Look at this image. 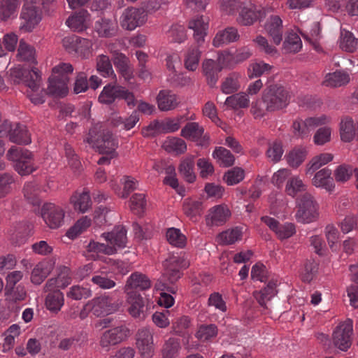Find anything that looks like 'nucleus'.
Segmentation results:
<instances>
[{
	"instance_id": "1",
	"label": "nucleus",
	"mask_w": 358,
	"mask_h": 358,
	"mask_svg": "<svg viewBox=\"0 0 358 358\" xmlns=\"http://www.w3.org/2000/svg\"><path fill=\"white\" fill-rule=\"evenodd\" d=\"M289 94L281 85H271L263 92L261 100L252 103L251 113L255 118H260L266 112H273L285 108L289 102Z\"/></svg>"
},
{
	"instance_id": "2",
	"label": "nucleus",
	"mask_w": 358,
	"mask_h": 358,
	"mask_svg": "<svg viewBox=\"0 0 358 358\" xmlns=\"http://www.w3.org/2000/svg\"><path fill=\"white\" fill-rule=\"evenodd\" d=\"M6 157L14 163L15 170L21 176L29 175L38 169L33 153L24 148L12 146L8 150Z\"/></svg>"
},
{
	"instance_id": "3",
	"label": "nucleus",
	"mask_w": 358,
	"mask_h": 358,
	"mask_svg": "<svg viewBox=\"0 0 358 358\" xmlns=\"http://www.w3.org/2000/svg\"><path fill=\"white\" fill-rule=\"evenodd\" d=\"M73 71V68L69 63H61L55 66L52 69V74L49 78L48 93L56 96H65L68 92L69 76Z\"/></svg>"
},
{
	"instance_id": "4",
	"label": "nucleus",
	"mask_w": 358,
	"mask_h": 358,
	"mask_svg": "<svg viewBox=\"0 0 358 358\" xmlns=\"http://www.w3.org/2000/svg\"><path fill=\"white\" fill-rule=\"evenodd\" d=\"M85 141L96 148L101 154H115L117 147V142L112 133L108 131H101L97 127L90 129Z\"/></svg>"
},
{
	"instance_id": "5",
	"label": "nucleus",
	"mask_w": 358,
	"mask_h": 358,
	"mask_svg": "<svg viewBox=\"0 0 358 358\" xmlns=\"http://www.w3.org/2000/svg\"><path fill=\"white\" fill-rule=\"evenodd\" d=\"M116 99H124L129 108L136 106V100L134 94L125 87L109 83L104 86L102 92L99 96V101L102 103L110 104Z\"/></svg>"
},
{
	"instance_id": "6",
	"label": "nucleus",
	"mask_w": 358,
	"mask_h": 358,
	"mask_svg": "<svg viewBox=\"0 0 358 358\" xmlns=\"http://www.w3.org/2000/svg\"><path fill=\"white\" fill-rule=\"evenodd\" d=\"M298 210L295 215L298 222H314L318 216L315 201L311 194L304 193L297 201Z\"/></svg>"
},
{
	"instance_id": "7",
	"label": "nucleus",
	"mask_w": 358,
	"mask_h": 358,
	"mask_svg": "<svg viewBox=\"0 0 358 358\" xmlns=\"http://www.w3.org/2000/svg\"><path fill=\"white\" fill-rule=\"evenodd\" d=\"M39 77L38 70L34 66L31 69L17 66L10 70V79L14 84H23L33 90L38 88L37 82Z\"/></svg>"
},
{
	"instance_id": "8",
	"label": "nucleus",
	"mask_w": 358,
	"mask_h": 358,
	"mask_svg": "<svg viewBox=\"0 0 358 358\" xmlns=\"http://www.w3.org/2000/svg\"><path fill=\"white\" fill-rule=\"evenodd\" d=\"M352 320L348 319L340 323L332 334L334 345L340 350L346 352L352 345Z\"/></svg>"
},
{
	"instance_id": "9",
	"label": "nucleus",
	"mask_w": 358,
	"mask_h": 358,
	"mask_svg": "<svg viewBox=\"0 0 358 358\" xmlns=\"http://www.w3.org/2000/svg\"><path fill=\"white\" fill-rule=\"evenodd\" d=\"M129 332V329L125 326H119L107 330L101 336L99 345L103 350L108 352L111 347L124 341L127 338Z\"/></svg>"
},
{
	"instance_id": "10",
	"label": "nucleus",
	"mask_w": 358,
	"mask_h": 358,
	"mask_svg": "<svg viewBox=\"0 0 358 358\" xmlns=\"http://www.w3.org/2000/svg\"><path fill=\"white\" fill-rule=\"evenodd\" d=\"M146 13L142 8L129 7L125 9L120 17V24L127 30H134L143 25L146 21Z\"/></svg>"
},
{
	"instance_id": "11",
	"label": "nucleus",
	"mask_w": 358,
	"mask_h": 358,
	"mask_svg": "<svg viewBox=\"0 0 358 358\" xmlns=\"http://www.w3.org/2000/svg\"><path fill=\"white\" fill-rule=\"evenodd\" d=\"M328 121L325 115L308 117L305 121H294L292 125L294 135L301 138L308 136L317 127L325 124Z\"/></svg>"
},
{
	"instance_id": "12",
	"label": "nucleus",
	"mask_w": 358,
	"mask_h": 358,
	"mask_svg": "<svg viewBox=\"0 0 358 358\" xmlns=\"http://www.w3.org/2000/svg\"><path fill=\"white\" fill-rule=\"evenodd\" d=\"M136 344L143 358H151L155 353L153 337L149 329H139L136 334Z\"/></svg>"
},
{
	"instance_id": "13",
	"label": "nucleus",
	"mask_w": 358,
	"mask_h": 358,
	"mask_svg": "<svg viewBox=\"0 0 358 358\" xmlns=\"http://www.w3.org/2000/svg\"><path fill=\"white\" fill-rule=\"evenodd\" d=\"M127 301L131 305L128 310L132 317L141 319L145 317L148 307L145 306L143 298L138 291H128Z\"/></svg>"
},
{
	"instance_id": "14",
	"label": "nucleus",
	"mask_w": 358,
	"mask_h": 358,
	"mask_svg": "<svg viewBox=\"0 0 358 358\" xmlns=\"http://www.w3.org/2000/svg\"><path fill=\"white\" fill-rule=\"evenodd\" d=\"M20 18V28L25 31H31L41 20L40 10L35 6H23Z\"/></svg>"
},
{
	"instance_id": "15",
	"label": "nucleus",
	"mask_w": 358,
	"mask_h": 358,
	"mask_svg": "<svg viewBox=\"0 0 358 358\" xmlns=\"http://www.w3.org/2000/svg\"><path fill=\"white\" fill-rule=\"evenodd\" d=\"M41 214L45 224H61L65 217L63 209L52 203H45Z\"/></svg>"
},
{
	"instance_id": "16",
	"label": "nucleus",
	"mask_w": 358,
	"mask_h": 358,
	"mask_svg": "<svg viewBox=\"0 0 358 358\" xmlns=\"http://www.w3.org/2000/svg\"><path fill=\"white\" fill-rule=\"evenodd\" d=\"M208 17L203 15L196 16L189 22L188 27L194 31V38L200 45L204 41L208 29Z\"/></svg>"
},
{
	"instance_id": "17",
	"label": "nucleus",
	"mask_w": 358,
	"mask_h": 358,
	"mask_svg": "<svg viewBox=\"0 0 358 358\" xmlns=\"http://www.w3.org/2000/svg\"><path fill=\"white\" fill-rule=\"evenodd\" d=\"M238 13L237 21L240 24L244 26L252 24L259 15L257 6L250 1H244Z\"/></svg>"
},
{
	"instance_id": "18",
	"label": "nucleus",
	"mask_w": 358,
	"mask_h": 358,
	"mask_svg": "<svg viewBox=\"0 0 358 358\" xmlns=\"http://www.w3.org/2000/svg\"><path fill=\"white\" fill-rule=\"evenodd\" d=\"M101 236L118 248H124L127 242V230L123 225L116 226L111 231L103 233Z\"/></svg>"
},
{
	"instance_id": "19",
	"label": "nucleus",
	"mask_w": 358,
	"mask_h": 358,
	"mask_svg": "<svg viewBox=\"0 0 358 358\" xmlns=\"http://www.w3.org/2000/svg\"><path fill=\"white\" fill-rule=\"evenodd\" d=\"M331 174V170L328 168H324L318 171L313 178V185L316 187L332 192L335 188V184Z\"/></svg>"
},
{
	"instance_id": "20",
	"label": "nucleus",
	"mask_w": 358,
	"mask_h": 358,
	"mask_svg": "<svg viewBox=\"0 0 358 358\" xmlns=\"http://www.w3.org/2000/svg\"><path fill=\"white\" fill-rule=\"evenodd\" d=\"M55 261L48 260L39 262L31 272V280L35 285L41 284L50 275L55 265Z\"/></svg>"
},
{
	"instance_id": "21",
	"label": "nucleus",
	"mask_w": 358,
	"mask_h": 358,
	"mask_svg": "<svg viewBox=\"0 0 358 358\" xmlns=\"http://www.w3.org/2000/svg\"><path fill=\"white\" fill-rule=\"evenodd\" d=\"M282 21L278 15L271 16L265 25L268 35L272 38L275 45H279L282 39Z\"/></svg>"
},
{
	"instance_id": "22",
	"label": "nucleus",
	"mask_w": 358,
	"mask_h": 358,
	"mask_svg": "<svg viewBox=\"0 0 358 358\" xmlns=\"http://www.w3.org/2000/svg\"><path fill=\"white\" fill-rule=\"evenodd\" d=\"M202 70L208 84L214 87L218 80V73L222 70L220 64L213 59H205L202 64Z\"/></svg>"
},
{
	"instance_id": "23",
	"label": "nucleus",
	"mask_w": 358,
	"mask_h": 358,
	"mask_svg": "<svg viewBox=\"0 0 358 358\" xmlns=\"http://www.w3.org/2000/svg\"><path fill=\"white\" fill-rule=\"evenodd\" d=\"M151 287V281L144 274L134 273L127 281L125 291L128 292L130 290H146Z\"/></svg>"
},
{
	"instance_id": "24",
	"label": "nucleus",
	"mask_w": 358,
	"mask_h": 358,
	"mask_svg": "<svg viewBox=\"0 0 358 358\" xmlns=\"http://www.w3.org/2000/svg\"><path fill=\"white\" fill-rule=\"evenodd\" d=\"M242 236V228L237 226L219 233L216 239L220 245H228L241 240Z\"/></svg>"
},
{
	"instance_id": "25",
	"label": "nucleus",
	"mask_w": 358,
	"mask_h": 358,
	"mask_svg": "<svg viewBox=\"0 0 358 358\" xmlns=\"http://www.w3.org/2000/svg\"><path fill=\"white\" fill-rule=\"evenodd\" d=\"M157 100L159 108L163 111L174 109L179 103L177 96L169 90H161Z\"/></svg>"
},
{
	"instance_id": "26",
	"label": "nucleus",
	"mask_w": 358,
	"mask_h": 358,
	"mask_svg": "<svg viewBox=\"0 0 358 358\" xmlns=\"http://www.w3.org/2000/svg\"><path fill=\"white\" fill-rule=\"evenodd\" d=\"M238 38L239 34L237 29L233 27H229L217 33L213 38V44L215 47H220L224 44L236 41Z\"/></svg>"
},
{
	"instance_id": "27",
	"label": "nucleus",
	"mask_w": 358,
	"mask_h": 358,
	"mask_svg": "<svg viewBox=\"0 0 358 358\" xmlns=\"http://www.w3.org/2000/svg\"><path fill=\"white\" fill-rule=\"evenodd\" d=\"M117 25L115 20L101 18L96 21L94 29L101 37H112L117 32Z\"/></svg>"
},
{
	"instance_id": "28",
	"label": "nucleus",
	"mask_w": 358,
	"mask_h": 358,
	"mask_svg": "<svg viewBox=\"0 0 358 358\" xmlns=\"http://www.w3.org/2000/svg\"><path fill=\"white\" fill-rule=\"evenodd\" d=\"M89 14L87 10H81L69 17L66 24L74 31H82L87 27Z\"/></svg>"
},
{
	"instance_id": "29",
	"label": "nucleus",
	"mask_w": 358,
	"mask_h": 358,
	"mask_svg": "<svg viewBox=\"0 0 358 358\" xmlns=\"http://www.w3.org/2000/svg\"><path fill=\"white\" fill-rule=\"evenodd\" d=\"M9 139L11 142L17 144H29L31 143V136L26 126L22 124H16L13 129L10 127Z\"/></svg>"
},
{
	"instance_id": "30",
	"label": "nucleus",
	"mask_w": 358,
	"mask_h": 358,
	"mask_svg": "<svg viewBox=\"0 0 358 358\" xmlns=\"http://www.w3.org/2000/svg\"><path fill=\"white\" fill-rule=\"evenodd\" d=\"M350 75L345 71H336L326 75L323 85L327 87H338L350 82Z\"/></svg>"
},
{
	"instance_id": "31",
	"label": "nucleus",
	"mask_w": 358,
	"mask_h": 358,
	"mask_svg": "<svg viewBox=\"0 0 358 358\" xmlns=\"http://www.w3.org/2000/svg\"><path fill=\"white\" fill-rule=\"evenodd\" d=\"M70 201L74 209L81 213L87 211L92 205L90 192L86 189L83 192H76Z\"/></svg>"
},
{
	"instance_id": "32",
	"label": "nucleus",
	"mask_w": 358,
	"mask_h": 358,
	"mask_svg": "<svg viewBox=\"0 0 358 358\" xmlns=\"http://www.w3.org/2000/svg\"><path fill=\"white\" fill-rule=\"evenodd\" d=\"M178 171L185 181L192 183L196 179L194 173V157L189 156L183 158L178 166Z\"/></svg>"
},
{
	"instance_id": "33",
	"label": "nucleus",
	"mask_w": 358,
	"mask_h": 358,
	"mask_svg": "<svg viewBox=\"0 0 358 358\" xmlns=\"http://www.w3.org/2000/svg\"><path fill=\"white\" fill-rule=\"evenodd\" d=\"M96 69L104 78L115 77L111 61L108 55L101 54L96 57Z\"/></svg>"
},
{
	"instance_id": "34",
	"label": "nucleus",
	"mask_w": 358,
	"mask_h": 358,
	"mask_svg": "<svg viewBox=\"0 0 358 358\" xmlns=\"http://www.w3.org/2000/svg\"><path fill=\"white\" fill-rule=\"evenodd\" d=\"M277 293L276 282L271 280L263 289L255 292L254 296L262 307L267 308L266 302L270 301Z\"/></svg>"
},
{
	"instance_id": "35",
	"label": "nucleus",
	"mask_w": 358,
	"mask_h": 358,
	"mask_svg": "<svg viewBox=\"0 0 358 358\" xmlns=\"http://www.w3.org/2000/svg\"><path fill=\"white\" fill-rule=\"evenodd\" d=\"M352 175L356 179V187L358 189V169H354L350 165L341 164L334 171L335 180L339 182H346Z\"/></svg>"
},
{
	"instance_id": "36",
	"label": "nucleus",
	"mask_w": 358,
	"mask_h": 358,
	"mask_svg": "<svg viewBox=\"0 0 358 358\" xmlns=\"http://www.w3.org/2000/svg\"><path fill=\"white\" fill-rule=\"evenodd\" d=\"M231 211L224 204L217 205L209 210L208 217L213 222H226L231 217Z\"/></svg>"
},
{
	"instance_id": "37",
	"label": "nucleus",
	"mask_w": 358,
	"mask_h": 358,
	"mask_svg": "<svg viewBox=\"0 0 358 358\" xmlns=\"http://www.w3.org/2000/svg\"><path fill=\"white\" fill-rule=\"evenodd\" d=\"M113 63L124 80H130L132 78L133 71L129 64L128 58L122 53H117L114 58Z\"/></svg>"
},
{
	"instance_id": "38",
	"label": "nucleus",
	"mask_w": 358,
	"mask_h": 358,
	"mask_svg": "<svg viewBox=\"0 0 358 358\" xmlns=\"http://www.w3.org/2000/svg\"><path fill=\"white\" fill-rule=\"evenodd\" d=\"M110 298L106 296L96 297L93 300V306L90 307L93 314L97 317L108 315L114 312V309H108Z\"/></svg>"
},
{
	"instance_id": "39",
	"label": "nucleus",
	"mask_w": 358,
	"mask_h": 358,
	"mask_svg": "<svg viewBox=\"0 0 358 358\" xmlns=\"http://www.w3.org/2000/svg\"><path fill=\"white\" fill-rule=\"evenodd\" d=\"M340 135L341 140L350 142L356 136V127L351 117H345L340 124Z\"/></svg>"
},
{
	"instance_id": "40",
	"label": "nucleus",
	"mask_w": 358,
	"mask_h": 358,
	"mask_svg": "<svg viewBox=\"0 0 358 358\" xmlns=\"http://www.w3.org/2000/svg\"><path fill=\"white\" fill-rule=\"evenodd\" d=\"M17 57L19 60L27 62L30 65H36L37 64L34 48L23 40L20 41Z\"/></svg>"
},
{
	"instance_id": "41",
	"label": "nucleus",
	"mask_w": 358,
	"mask_h": 358,
	"mask_svg": "<svg viewBox=\"0 0 358 358\" xmlns=\"http://www.w3.org/2000/svg\"><path fill=\"white\" fill-rule=\"evenodd\" d=\"M307 153L305 148H295L285 155V159L289 166L296 169L304 162Z\"/></svg>"
},
{
	"instance_id": "42",
	"label": "nucleus",
	"mask_w": 358,
	"mask_h": 358,
	"mask_svg": "<svg viewBox=\"0 0 358 358\" xmlns=\"http://www.w3.org/2000/svg\"><path fill=\"white\" fill-rule=\"evenodd\" d=\"M139 114L137 110H134L128 117H116L113 119L115 127H120L122 129L129 131L133 129L139 121Z\"/></svg>"
},
{
	"instance_id": "43",
	"label": "nucleus",
	"mask_w": 358,
	"mask_h": 358,
	"mask_svg": "<svg viewBox=\"0 0 358 358\" xmlns=\"http://www.w3.org/2000/svg\"><path fill=\"white\" fill-rule=\"evenodd\" d=\"M20 4V0H2L0 6L1 19L6 20L9 18L15 17Z\"/></svg>"
},
{
	"instance_id": "44",
	"label": "nucleus",
	"mask_w": 358,
	"mask_h": 358,
	"mask_svg": "<svg viewBox=\"0 0 358 358\" xmlns=\"http://www.w3.org/2000/svg\"><path fill=\"white\" fill-rule=\"evenodd\" d=\"M130 209L134 214L142 216L147 209L145 195L143 193L134 194L130 199Z\"/></svg>"
},
{
	"instance_id": "45",
	"label": "nucleus",
	"mask_w": 358,
	"mask_h": 358,
	"mask_svg": "<svg viewBox=\"0 0 358 358\" xmlns=\"http://www.w3.org/2000/svg\"><path fill=\"white\" fill-rule=\"evenodd\" d=\"M203 134V128L197 122H188L181 130V136L187 139L197 141Z\"/></svg>"
},
{
	"instance_id": "46",
	"label": "nucleus",
	"mask_w": 358,
	"mask_h": 358,
	"mask_svg": "<svg viewBox=\"0 0 358 358\" xmlns=\"http://www.w3.org/2000/svg\"><path fill=\"white\" fill-rule=\"evenodd\" d=\"M334 156L331 153H322L315 156L307 164L306 173L312 174L321 166L331 162Z\"/></svg>"
},
{
	"instance_id": "47",
	"label": "nucleus",
	"mask_w": 358,
	"mask_h": 358,
	"mask_svg": "<svg viewBox=\"0 0 358 358\" xmlns=\"http://www.w3.org/2000/svg\"><path fill=\"white\" fill-rule=\"evenodd\" d=\"M45 303L49 310L52 313H57L64 304L63 294L58 289L49 293L45 298Z\"/></svg>"
},
{
	"instance_id": "48",
	"label": "nucleus",
	"mask_w": 358,
	"mask_h": 358,
	"mask_svg": "<svg viewBox=\"0 0 358 358\" xmlns=\"http://www.w3.org/2000/svg\"><path fill=\"white\" fill-rule=\"evenodd\" d=\"M105 211V208H99L94 211L92 216H83L78 220L75 224H101L103 221L108 222L107 217L111 212Z\"/></svg>"
},
{
	"instance_id": "49",
	"label": "nucleus",
	"mask_w": 358,
	"mask_h": 358,
	"mask_svg": "<svg viewBox=\"0 0 358 358\" xmlns=\"http://www.w3.org/2000/svg\"><path fill=\"white\" fill-rule=\"evenodd\" d=\"M213 157L216 159L219 164L224 167H229L234 164L235 158L231 152L223 147L215 148Z\"/></svg>"
},
{
	"instance_id": "50",
	"label": "nucleus",
	"mask_w": 358,
	"mask_h": 358,
	"mask_svg": "<svg viewBox=\"0 0 358 358\" xmlns=\"http://www.w3.org/2000/svg\"><path fill=\"white\" fill-rule=\"evenodd\" d=\"M163 147L168 152H174L177 155L185 152L187 145L184 140L177 137H169L164 141Z\"/></svg>"
},
{
	"instance_id": "51",
	"label": "nucleus",
	"mask_w": 358,
	"mask_h": 358,
	"mask_svg": "<svg viewBox=\"0 0 358 358\" xmlns=\"http://www.w3.org/2000/svg\"><path fill=\"white\" fill-rule=\"evenodd\" d=\"M250 100L245 93H237L228 96L224 104L231 108H244L249 106Z\"/></svg>"
},
{
	"instance_id": "52",
	"label": "nucleus",
	"mask_w": 358,
	"mask_h": 358,
	"mask_svg": "<svg viewBox=\"0 0 358 358\" xmlns=\"http://www.w3.org/2000/svg\"><path fill=\"white\" fill-rule=\"evenodd\" d=\"M201 52L198 47L191 46L187 51L185 57V66L189 71H195L200 59Z\"/></svg>"
},
{
	"instance_id": "53",
	"label": "nucleus",
	"mask_w": 358,
	"mask_h": 358,
	"mask_svg": "<svg viewBox=\"0 0 358 358\" xmlns=\"http://www.w3.org/2000/svg\"><path fill=\"white\" fill-rule=\"evenodd\" d=\"M283 153L284 149L282 142L275 141L268 143L266 156L270 162L277 163L281 160Z\"/></svg>"
},
{
	"instance_id": "54",
	"label": "nucleus",
	"mask_w": 358,
	"mask_h": 358,
	"mask_svg": "<svg viewBox=\"0 0 358 358\" xmlns=\"http://www.w3.org/2000/svg\"><path fill=\"white\" fill-rule=\"evenodd\" d=\"M238 78L239 75L238 73H230L222 83V92L226 94H233L237 92L240 88Z\"/></svg>"
},
{
	"instance_id": "55",
	"label": "nucleus",
	"mask_w": 358,
	"mask_h": 358,
	"mask_svg": "<svg viewBox=\"0 0 358 358\" xmlns=\"http://www.w3.org/2000/svg\"><path fill=\"white\" fill-rule=\"evenodd\" d=\"M24 198L33 206H38L41 200L38 197L39 189L35 182H27L23 188Z\"/></svg>"
},
{
	"instance_id": "56",
	"label": "nucleus",
	"mask_w": 358,
	"mask_h": 358,
	"mask_svg": "<svg viewBox=\"0 0 358 358\" xmlns=\"http://www.w3.org/2000/svg\"><path fill=\"white\" fill-rule=\"evenodd\" d=\"M306 190V185L297 176L291 177L287 180L285 192L286 193L294 197L298 193Z\"/></svg>"
},
{
	"instance_id": "57",
	"label": "nucleus",
	"mask_w": 358,
	"mask_h": 358,
	"mask_svg": "<svg viewBox=\"0 0 358 358\" xmlns=\"http://www.w3.org/2000/svg\"><path fill=\"white\" fill-rule=\"evenodd\" d=\"M166 238L170 244L180 248H184L186 245V237L178 229H169L166 231Z\"/></svg>"
},
{
	"instance_id": "58",
	"label": "nucleus",
	"mask_w": 358,
	"mask_h": 358,
	"mask_svg": "<svg viewBox=\"0 0 358 358\" xmlns=\"http://www.w3.org/2000/svg\"><path fill=\"white\" fill-rule=\"evenodd\" d=\"M284 50L287 52H297L302 48L300 37L295 33H290L283 43Z\"/></svg>"
},
{
	"instance_id": "59",
	"label": "nucleus",
	"mask_w": 358,
	"mask_h": 358,
	"mask_svg": "<svg viewBox=\"0 0 358 358\" xmlns=\"http://www.w3.org/2000/svg\"><path fill=\"white\" fill-rule=\"evenodd\" d=\"M244 177V170L240 167H234L224 175L223 179L228 185H234L242 181Z\"/></svg>"
},
{
	"instance_id": "60",
	"label": "nucleus",
	"mask_w": 358,
	"mask_h": 358,
	"mask_svg": "<svg viewBox=\"0 0 358 358\" xmlns=\"http://www.w3.org/2000/svg\"><path fill=\"white\" fill-rule=\"evenodd\" d=\"M357 45V40L353 34L345 29H342L341 32L340 46L343 50L347 52H353Z\"/></svg>"
},
{
	"instance_id": "61",
	"label": "nucleus",
	"mask_w": 358,
	"mask_h": 358,
	"mask_svg": "<svg viewBox=\"0 0 358 358\" xmlns=\"http://www.w3.org/2000/svg\"><path fill=\"white\" fill-rule=\"evenodd\" d=\"M280 240L287 239L296 233L295 225H268Z\"/></svg>"
},
{
	"instance_id": "62",
	"label": "nucleus",
	"mask_w": 358,
	"mask_h": 358,
	"mask_svg": "<svg viewBox=\"0 0 358 358\" xmlns=\"http://www.w3.org/2000/svg\"><path fill=\"white\" fill-rule=\"evenodd\" d=\"M31 231L32 229L29 225H17L11 234V239L16 244H21L31 235Z\"/></svg>"
},
{
	"instance_id": "63",
	"label": "nucleus",
	"mask_w": 358,
	"mask_h": 358,
	"mask_svg": "<svg viewBox=\"0 0 358 358\" xmlns=\"http://www.w3.org/2000/svg\"><path fill=\"white\" fill-rule=\"evenodd\" d=\"M167 37L171 42L182 43L186 38L185 27L180 24H173L167 31Z\"/></svg>"
},
{
	"instance_id": "64",
	"label": "nucleus",
	"mask_w": 358,
	"mask_h": 358,
	"mask_svg": "<svg viewBox=\"0 0 358 358\" xmlns=\"http://www.w3.org/2000/svg\"><path fill=\"white\" fill-rule=\"evenodd\" d=\"M180 349V343L174 338H169L164 345L162 352L163 358H174Z\"/></svg>"
}]
</instances>
